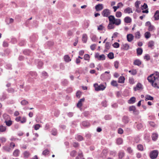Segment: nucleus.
I'll return each mask as SVG.
<instances>
[{
	"instance_id": "nucleus-1",
	"label": "nucleus",
	"mask_w": 159,
	"mask_h": 159,
	"mask_svg": "<svg viewBox=\"0 0 159 159\" xmlns=\"http://www.w3.org/2000/svg\"><path fill=\"white\" fill-rule=\"evenodd\" d=\"M148 81L152 83L153 86L159 89V73H156L151 75L148 77Z\"/></svg>"
},
{
	"instance_id": "nucleus-2",
	"label": "nucleus",
	"mask_w": 159,
	"mask_h": 159,
	"mask_svg": "<svg viewBox=\"0 0 159 159\" xmlns=\"http://www.w3.org/2000/svg\"><path fill=\"white\" fill-rule=\"evenodd\" d=\"M109 20L115 25L118 26L121 24V20L120 19L116 18L114 16L110 15L108 17Z\"/></svg>"
},
{
	"instance_id": "nucleus-3",
	"label": "nucleus",
	"mask_w": 159,
	"mask_h": 159,
	"mask_svg": "<svg viewBox=\"0 0 159 159\" xmlns=\"http://www.w3.org/2000/svg\"><path fill=\"white\" fill-rule=\"evenodd\" d=\"M158 154V152L157 150H153L150 152V157L152 159H155L157 157Z\"/></svg>"
},
{
	"instance_id": "nucleus-4",
	"label": "nucleus",
	"mask_w": 159,
	"mask_h": 159,
	"mask_svg": "<svg viewBox=\"0 0 159 159\" xmlns=\"http://www.w3.org/2000/svg\"><path fill=\"white\" fill-rule=\"evenodd\" d=\"M94 86L95 90L97 91L103 90L106 88V86L103 84H100L98 85L97 84H94Z\"/></svg>"
},
{
	"instance_id": "nucleus-5",
	"label": "nucleus",
	"mask_w": 159,
	"mask_h": 159,
	"mask_svg": "<svg viewBox=\"0 0 159 159\" xmlns=\"http://www.w3.org/2000/svg\"><path fill=\"white\" fill-rule=\"evenodd\" d=\"M111 14V12L109 9H106L103 10L102 12V15L104 17H109Z\"/></svg>"
},
{
	"instance_id": "nucleus-6",
	"label": "nucleus",
	"mask_w": 159,
	"mask_h": 159,
	"mask_svg": "<svg viewBox=\"0 0 159 159\" xmlns=\"http://www.w3.org/2000/svg\"><path fill=\"white\" fill-rule=\"evenodd\" d=\"M143 89V86L141 84L139 83L137 84L136 86L133 88L134 90L135 91L141 90Z\"/></svg>"
},
{
	"instance_id": "nucleus-7",
	"label": "nucleus",
	"mask_w": 159,
	"mask_h": 159,
	"mask_svg": "<svg viewBox=\"0 0 159 159\" xmlns=\"http://www.w3.org/2000/svg\"><path fill=\"white\" fill-rule=\"evenodd\" d=\"M95 57L100 60H104L105 59V55L104 54L99 55L98 53H97L95 54Z\"/></svg>"
},
{
	"instance_id": "nucleus-8",
	"label": "nucleus",
	"mask_w": 159,
	"mask_h": 159,
	"mask_svg": "<svg viewBox=\"0 0 159 159\" xmlns=\"http://www.w3.org/2000/svg\"><path fill=\"white\" fill-rule=\"evenodd\" d=\"M109 23L107 26V28L109 30L115 28V26L114 24L112 23V22L110 21V20H109Z\"/></svg>"
},
{
	"instance_id": "nucleus-9",
	"label": "nucleus",
	"mask_w": 159,
	"mask_h": 159,
	"mask_svg": "<svg viewBox=\"0 0 159 159\" xmlns=\"http://www.w3.org/2000/svg\"><path fill=\"white\" fill-rule=\"evenodd\" d=\"M95 7L96 11H101L103 9V5L101 4H98L95 6Z\"/></svg>"
},
{
	"instance_id": "nucleus-10",
	"label": "nucleus",
	"mask_w": 159,
	"mask_h": 159,
	"mask_svg": "<svg viewBox=\"0 0 159 159\" xmlns=\"http://www.w3.org/2000/svg\"><path fill=\"white\" fill-rule=\"evenodd\" d=\"M124 12L125 13L129 14L133 12L132 9L130 7H128L124 10Z\"/></svg>"
},
{
	"instance_id": "nucleus-11",
	"label": "nucleus",
	"mask_w": 159,
	"mask_h": 159,
	"mask_svg": "<svg viewBox=\"0 0 159 159\" xmlns=\"http://www.w3.org/2000/svg\"><path fill=\"white\" fill-rule=\"evenodd\" d=\"M107 150L104 149L101 154L100 157L104 159L105 158L107 155Z\"/></svg>"
},
{
	"instance_id": "nucleus-12",
	"label": "nucleus",
	"mask_w": 159,
	"mask_h": 159,
	"mask_svg": "<svg viewBox=\"0 0 159 159\" xmlns=\"http://www.w3.org/2000/svg\"><path fill=\"white\" fill-rule=\"evenodd\" d=\"M84 101V98H82L81 99L78 101V103L77 104V106L79 108H80L82 105V102Z\"/></svg>"
},
{
	"instance_id": "nucleus-13",
	"label": "nucleus",
	"mask_w": 159,
	"mask_h": 159,
	"mask_svg": "<svg viewBox=\"0 0 159 159\" xmlns=\"http://www.w3.org/2000/svg\"><path fill=\"white\" fill-rule=\"evenodd\" d=\"M123 5L121 2H119L117 6L113 7V8L114 9V11L116 12L117 10L120 7H123Z\"/></svg>"
},
{
	"instance_id": "nucleus-14",
	"label": "nucleus",
	"mask_w": 159,
	"mask_h": 159,
	"mask_svg": "<svg viewBox=\"0 0 159 159\" xmlns=\"http://www.w3.org/2000/svg\"><path fill=\"white\" fill-rule=\"evenodd\" d=\"M127 38L128 41L130 42L133 40L134 36L132 34H128L127 36Z\"/></svg>"
},
{
	"instance_id": "nucleus-15",
	"label": "nucleus",
	"mask_w": 159,
	"mask_h": 159,
	"mask_svg": "<svg viewBox=\"0 0 159 159\" xmlns=\"http://www.w3.org/2000/svg\"><path fill=\"white\" fill-rule=\"evenodd\" d=\"M136 98L134 97H131L128 101V103L129 104H132L135 102Z\"/></svg>"
},
{
	"instance_id": "nucleus-16",
	"label": "nucleus",
	"mask_w": 159,
	"mask_h": 159,
	"mask_svg": "<svg viewBox=\"0 0 159 159\" xmlns=\"http://www.w3.org/2000/svg\"><path fill=\"white\" fill-rule=\"evenodd\" d=\"M124 20L125 22L127 23H130L132 21L131 19L129 16L125 17Z\"/></svg>"
},
{
	"instance_id": "nucleus-17",
	"label": "nucleus",
	"mask_w": 159,
	"mask_h": 159,
	"mask_svg": "<svg viewBox=\"0 0 159 159\" xmlns=\"http://www.w3.org/2000/svg\"><path fill=\"white\" fill-rule=\"evenodd\" d=\"M129 46L127 43L124 44L123 45L122 49L125 50H127L129 49Z\"/></svg>"
},
{
	"instance_id": "nucleus-18",
	"label": "nucleus",
	"mask_w": 159,
	"mask_h": 159,
	"mask_svg": "<svg viewBox=\"0 0 159 159\" xmlns=\"http://www.w3.org/2000/svg\"><path fill=\"white\" fill-rule=\"evenodd\" d=\"M87 36L86 34H84L82 35V41L83 42L86 43L87 40Z\"/></svg>"
},
{
	"instance_id": "nucleus-19",
	"label": "nucleus",
	"mask_w": 159,
	"mask_h": 159,
	"mask_svg": "<svg viewBox=\"0 0 159 159\" xmlns=\"http://www.w3.org/2000/svg\"><path fill=\"white\" fill-rule=\"evenodd\" d=\"M155 44L154 42L153 41H150L148 43V47L151 48H152L153 47Z\"/></svg>"
},
{
	"instance_id": "nucleus-20",
	"label": "nucleus",
	"mask_w": 159,
	"mask_h": 159,
	"mask_svg": "<svg viewBox=\"0 0 159 159\" xmlns=\"http://www.w3.org/2000/svg\"><path fill=\"white\" fill-rule=\"evenodd\" d=\"M4 122L6 123V125L8 126H10L12 124V121L11 119L8 120H5Z\"/></svg>"
},
{
	"instance_id": "nucleus-21",
	"label": "nucleus",
	"mask_w": 159,
	"mask_h": 159,
	"mask_svg": "<svg viewBox=\"0 0 159 159\" xmlns=\"http://www.w3.org/2000/svg\"><path fill=\"white\" fill-rule=\"evenodd\" d=\"M20 151L18 149H16L13 152V155L16 157H18L20 153Z\"/></svg>"
},
{
	"instance_id": "nucleus-22",
	"label": "nucleus",
	"mask_w": 159,
	"mask_h": 159,
	"mask_svg": "<svg viewBox=\"0 0 159 159\" xmlns=\"http://www.w3.org/2000/svg\"><path fill=\"white\" fill-rule=\"evenodd\" d=\"M64 61L66 62H68L71 61V59H70V57L67 55H65L64 56Z\"/></svg>"
},
{
	"instance_id": "nucleus-23",
	"label": "nucleus",
	"mask_w": 159,
	"mask_h": 159,
	"mask_svg": "<svg viewBox=\"0 0 159 159\" xmlns=\"http://www.w3.org/2000/svg\"><path fill=\"white\" fill-rule=\"evenodd\" d=\"M129 111L132 112L133 113H134L136 111L135 107L134 106H130L129 107Z\"/></svg>"
},
{
	"instance_id": "nucleus-24",
	"label": "nucleus",
	"mask_w": 159,
	"mask_h": 159,
	"mask_svg": "<svg viewBox=\"0 0 159 159\" xmlns=\"http://www.w3.org/2000/svg\"><path fill=\"white\" fill-rule=\"evenodd\" d=\"M125 80V77L124 76H121L119 78L118 82L119 83H123L124 82Z\"/></svg>"
},
{
	"instance_id": "nucleus-25",
	"label": "nucleus",
	"mask_w": 159,
	"mask_h": 159,
	"mask_svg": "<svg viewBox=\"0 0 159 159\" xmlns=\"http://www.w3.org/2000/svg\"><path fill=\"white\" fill-rule=\"evenodd\" d=\"M155 20H157L159 19V11H157L154 16Z\"/></svg>"
},
{
	"instance_id": "nucleus-26",
	"label": "nucleus",
	"mask_w": 159,
	"mask_h": 159,
	"mask_svg": "<svg viewBox=\"0 0 159 159\" xmlns=\"http://www.w3.org/2000/svg\"><path fill=\"white\" fill-rule=\"evenodd\" d=\"M116 142L118 145L121 144L123 143V139L121 138H118L116 139Z\"/></svg>"
},
{
	"instance_id": "nucleus-27",
	"label": "nucleus",
	"mask_w": 159,
	"mask_h": 159,
	"mask_svg": "<svg viewBox=\"0 0 159 159\" xmlns=\"http://www.w3.org/2000/svg\"><path fill=\"white\" fill-rule=\"evenodd\" d=\"M37 75L36 73L34 72H30L29 73V76L32 78L35 77Z\"/></svg>"
},
{
	"instance_id": "nucleus-28",
	"label": "nucleus",
	"mask_w": 159,
	"mask_h": 159,
	"mask_svg": "<svg viewBox=\"0 0 159 159\" xmlns=\"http://www.w3.org/2000/svg\"><path fill=\"white\" fill-rule=\"evenodd\" d=\"M148 123L149 125L152 127H156L157 126L156 124L153 121H149Z\"/></svg>"
},
{
	"instance_id": "nucleus-29",
	"label": "nucleus",
	"mask_w": 159,
	"mask_h": 159,
	"mask_svg": "<svg viewBox=\"0 0 159 159\" xmlns=\"http://www.w3.org/2000/svg\"><path fill=\"white\" fill-rule=\"evenodd\" d=\"M6 130V127L2 125L0 126V132H5Z\"/></svg>"
},
{
	"instance_id": "nucleus-30",
	"label": "nucleus",
	"mask_w": 159,
	"mask_h": 159,
	"mask_svg": "<svg viewBox=\"0 0 159 159\" xmlns=\"http://www.w3.org/2000/svg\"><path fill=\"white\" fill-rule=\"evenodd\" d=\"M158 135L157 134L154 133L153 134L152 136V138L153 140L155 141L158 138Z\"/></svg>"
},
{
	"instance_id": "nucleus-31",
	"label": "nucleus",
	"mask_w": 159,
	"mask_h": 159,
	"mask_svg": "<svg viewBox=\"0 0 159 159\" xmlns=\"http://www.w3.org/2000/svg\"><path fill=\"white\" fill-rule=\"evenodd\" d=\"M145 98L146 101H147L148 100H152L153 99V97L148 95H146Z\"/></svg>"
},
{
	"instance_id": "nucleus-32",
	"label": "nucleus",
	"mask_w": 159,
	"mask_h": 159,
	"mask_svg": "<svg viewBox=\"0 0 159 159\" xmlns=\"http://www.w3.org/2000/svg\"><path fill=\"white\" fill-rule=\"evenodd\" d=\"M134 65L139 66L141 64V61L139 60H136L134 62Z\"/></svg>"
},
{
	"instance_id": "nucleus-33",
	"label": "nucleus",
	"mask_w": 159,
	"mask_h": 159,
	"mask_svg": "<svg viewBox=\"0 0 159 159\" xmlns=\"http://www.w3.org/2000/svg\"><path fill=\"white\" fill-rule=\"evenodd\" d=\"M3 117L5 119V120H8L10 119V116L6 114L3 115Z\"/></svg>"
},
{
	"instance_id": "nucleus-34",
	"label": "nucleus",
	"mask_w": 159,
	"mask_h": 159,
	"mask_svg": "<svg viewBox=\"0 0 159 159\" xmlns=\"http://www.w3.org/2000/svg\"><path fill=\"white\" fill-rule=\"evenodd\" d=\"M137 52L138 55H141L143 52V50L141 48H139L137 49Z\"/></svg>"
},
{
	"instance_id": "nucleus-35",
	"label": "nucleus",
	"mask_w": 159,
	"mask_h": 159,
	"mask_svg": "<svg viewBox=\"0 0 159 159\" xmlns=\"http://www.w3.org/2000/svg\"><path fill=\"white\" fill-rule=\"evenodd\" d=\"M135 37L137 39H139L141 36L140 34L139 31H137L135 34Z\"/></svg>"
},
{
	"instance_id": "nucleus-36",
	"label": "nucleus",
	"mask_w": 159,
	"mask_h": 159,
	"mask_svg": "<svg viewBox=\"0 0 159 159\" xmlns=\"http://www.w3.org/2000/svg\"><path fill=\"white\" fill-rule=\"evenodd\" d=\"M30 155L29 152L26 151L24 153V157L25 158H27Z\"/></svg>"
},
{
	"instance_id": "nucleus-37",
	"label": "nucleus",
	"mask_w": 159,
	"mask_h": 159,
	"mask_svg": "<svg viewBox=\"0 0 159 159\" xmlns=\"http://www.w3.org/2000/svg\"><path fill=\"white\" fill-rule=\"evenodd\" d=\"M123 121L125 123H128L129 121L128 117L126 116H124L123 118Z\"/></svg>"
},
{
	"instance_id": "nucleus-38",
	"label": "nucleus",
	"mask_w": 159,
	"mask_h": 159,
	"mask_svg": "<svg viewBox=\"0 0 159 159\" xmlns=\"http://www.w3.org/2000/svg\"><path fill=\"white\" fill-rule=\"evenodd\" d=\"M116 16L117 18H120L122 16V13L120 11H118L116 13Z\"/></svg>"
},
{
	"instance_id": "nucleus-39",
	"label": "nucleus",
	"mask_w": 159,
	"mask_h": 159,
	"mask_svg": "<svg viewBox=\"0 0 159 159\" xmlns=\"http://www.w3.org/2000/svg\"><path fill=\"white\" fill-rule=\"evenodd\" d=\"M125 153L124 152L120 151L119 153V157L120 158H122L124 156Z\"/></svg>"
},
{
	"instance_id": "nucleus-40",
	"label": "nucleus",
	"mask_w": 159,
	"mask_h": 159,
	"mask_svg": "<svg viewBox=\"0 0 159 159\" xmlns=\"http://www.w3.org/2000/svg\"><path fill=\"white\" fill-rule=\"evenodd\" d=\"M111 85L113 86L117 87L118 85L116 81L115 80H112L111 81Z\"/></svg>"
},
{
	"instance_id": "nucleus-41",
	"label": "nucleus",
	"mask_w": 159,
	"mask_h": 159,
	"mask_svg": "<svg viewBox=\"0 0 159 159\" xmlns=\"http://www.w3.org/2000/svg\"><path fill=\"white\" fill-rule=\"evenodd\" d=\"M137 148L138 150L142 151L143 150V145L141 144H138L137 146Z\"/></svg>"
},
{
	"instance_id": "nucleus-42",
	"label": "nucleus",
	"mask_w": 159,
	"mask_h": 159,
	"mask_svg": "<svg viewBox=\"0 0 159 159\" xmlns=\"http://www.w3.org/2000/svg\"><path fill=\"white\" fill-rule=\"evenodd\" d=\"M145 36L146 38L148 39L151 36L150 33L149 32H147L145 34Z\"/></svg>"
},
{
	"instance_id": "nucleus-43",
	"label": "nucleus",
	"mask_w": 159,
	"mask_h": 159,
	"mask_svg": "<svg viewBox=\"0 0 159 159\" xmlns=\"http://www.w3.org/2000/svg\"><path fill=\"white\" fill-rule=\"evenodd\" d=\"M155 29L154 26L152 25L149 26L148 28V30L150 31H152L154 30Z\"/></svg>"
},
{
	"instance_id": "nucleus-44",
	"label": "nucleus",
	"mask_w": 159,
	"mask_h": 159,
	"mask_svg": "<svg viewBox=\"0 0 159 159\" xmlns=\"http://www.w3.org/2000/svg\"><path fill=\"white\" fill-rule=\"evenodd\" d=\"M129 72L133 75H135L137 72L136 70H130L129 71Z\"/></svg>"
},
{
	"instance_id": "nucleus-45",
	"label": "nucleus",
	"mask_w": 159,
	"mask_h": 159,
	"mask_svg": "<svg viewBox=\"0 0 159 159\" xmlns=\"http://www.w3.org/2000/svg\"><path fill=\"white\" fill-rule=\"evenodd\" d=\"M108 57L110 59H112L114 58V54L112 52H110L108 55Z\"/></svg>"
},
{
	"instance_id": "nucleus-46",
	"label": "nucleus",
	"mask_w": 159,
	"mask_h": 159,
	"mask_svg": "<svg viewBox=\"0 0 159 159\" xmlns=\"http://www.w3.org/2000/svg\"><path fill=\"white\" fill-rule=\"evenodd\" d=\"M104 27L103 25L101 24L98 27V30H102L104 29Z\"/></svg>"
},
{
	"instance_id": "nucleus-47",
	"label": "nucleus",
	"mask_w": 159,
	"mask_h": 159,
	"mask_svg": "<svg viewBox=\"0 0 159 159\" xmlns=\"http://www.w3.org/2000/svg\"><path fill=\"white\" fill-rule=\"evenodd\" d=\"M30 53V51L29 50H25L24 51H23V53L27 55H29Z\"/></svg>"
},
{
	"instance_id": "nucleus-48",
	"label": "nucleus",
	"mask_w": 159,
	"mask_h": 159,
	"mask_svg": "<svg viewBox=\"0 0 159 159\" xmlns=\"http://www.w3.org/2000/svg\"><path fill=\"white\" fill-rule=\"evenodd\" d=\"M13 19L11 18L8 19L6 20V21L7 22V23L8 24L13 23Z\"/></svg>"
},
{
	"instance_id": "nucleus-49",
	"label": "nucleus",
	"mask_w": 159,
	"mask_h": 159,
	"mask_svg": "<svg viewBox=\"0 0 159 159\" xmlns=\"http://www.w3.org/2000/svg\"><path fill=\"white\" fill-rule=\"evenodd\" d=\"M21 104L23 105H25L28 104V102L25 100H23L20 102Z\"/></svg>"
},
{
	"instance_id": "nucleus-50",
	"label": "nucleus",
	"mask_w": 159,
	"mask_h": 159,
	"mask_svg": "<svg viewBox=\"0 0 159 159\" xmlns=\"http://www.w3.org/2000/svg\"><path fill=\"white\" fill-rule=\"evenodd\" d=\"M49 152V151L47 149L43 151L42 153V154L43 155H48Z\"/></svg>"
},
{
	"instance_id": "nucleus-51",
	"label": "nucleus",
	"mask_w": 159,
	"mask_h": 159,
	"mask_svg": "<svg viewBox=\"0 0 159 159\" xmlns=\"http://www.w3.org/2000/svg\"><path fill=\"white\" fill-rule=\"evenodd\" d=\"M76 139L78 141H80L83 139V138L81 136L78 135L76 137Z\"/></svg>"
},
{
	"instance_id": "nucleus-52",
	"label": "nucleus",
	"mask_w": 159,
	"mask_h": 159,
	"mask_svg": "<svg viewBox=\"0 0 159 159\" xmlns=\"http://www.w3.org/2000/svg\"><path fill=\"white\" fill-rule=\"evenodd\" d=\"M7 92L9 93H13L15 90L14 89L12 88H10L7 89Z\"/></svg>"
},
{
	"instance_id": "nucleus-53",
	"label": "nucleus",
	"mask_w": 159,
	"mask_h": 159,
	"mask_svg": "<svg viewBox=\"0 0 159 159\" xmlns=\"http://www.w3.org/2000/svg\"><path fill=\"white\" fill-rule=\"evenodd\" d=\"M148 7L147 4L144 3L143 5H142L141 7V9L142 10H143L145 9H146Z\"/></svg>"
},
{
	"instance_id": "nucleus-54",
	"label": "nucleus",
	"mask_w": 159,
	"mask_h": 159,
	"mask_svg": "<svg viewBox=\"0 0 159 159\" xmlns=\"http://www.w3.org/2000/svg\"><path fill=\"white\" fill-rule=\"evenodd\" d=\"M140 4V2L139 1H137L135 3V6L136 8L139 7V5Z\"/></svg>"
},
{
	"instance_id": "nucleus-55",
	"label": "nucleus",
	"mask_w": 159,
	"mask_h": 159,
	"mask_svg": "<svg viewBox=\"0 0 159 159\" xmlns=\"http://www.w3.org/2000/svg\"><path fill=\"white\" fill-rule=\"evenodd\" d=\"M144 58L146 61H149L150 60V56L148 54H146L144 56Z\"/></svg>"
},
{
	"instance_id": "nucleus-56",
	"label": "nucleus",
	"mask_w": 159,
	"mask_h": 159,
	"mask_svg": "<svg viewBox=\"0 0 159 159\" xmlns=\"http://www.w3.org/2000/svg\"><path fill=\"white\" fill-rule=\"evenodd\" d=\"M82 125L84 126L87 127L89 125V122L86 121H84L82 123Z\"/></svg>"
},
{
	"instance_id": "nucleus-57",
	"label": "nucleus",
	"mask_w": 159,
	"mask_h": 159,
	"mask_svg": "<svg viewBox=\"0 0 159 159\" xmlns=\"http://www.w3.org/2000/svg\"><path fill=\"white\" fill-rule=\"evenodd\" d=\"M110 46L111 44L110 43L108 42H107L105 44V48L107 49H108L110 48Z\"/></svg>"
},
{
	"instance_id": "nucleus-58",
	"label": "nucleus",
	"mask_w": 159,
	"mask_h": 159,
	"mask_svg": "<svg viewBox=\"0 0 159 159\" xmlns=\"http://www.w3.org/2000/svg\"><path fill=\"white\" fill-rule=\"evenodd\" d=\"M119 44L117 42L113 44V46L115 48H117L119 47Z\"/></svg>"
},
{
	"instance_id": "nucleus-59",
	"label": "nucleus",
	"mask_w": 159,
	"mask_h": 159,
	"mask_svg": "<svg viewBox=\"0 0 159 159\" xmlns=\"http://www.w3.org/2000/svg\"><path fill=\"white\" fill-rule=\"evenodd\" d=\"M89 55L88 54H86L84 55V59L85 60H89Z\"/></svg>"
},
{
	"instance_id": "nucleus-60",
	"label": "nucleus",
	"mask_w": 159,
	"mask_h": 159,
	"mask_svg": "<svg viewBox=\"0 0 159 159\" xmlns=\"http://www.w3.org/2000/svg\"><path fill=\"white\" fill-rule=\"evenodd\" d=\"M74 13L77 14H79L80 13V11L79 9L75 8L74 10Z\"/></svg>"
},
{
	"instance_id": "nucleus-61",
	"label": "nucleus",
	"mask_w": 159,
	"mask_h": 159,
	"mask_svg": "<svg viewBox=\"0 0 159 159\" xmlns=\"http://www.w3.org/2000/svg\"><path fill=\"white\" fill-rule=\"evenodd\" d=\"M127 151L129 153L131 154L133 152V151L131 148L129 147L127 149Z\"/></svg>"
},
{
	"instance_id": "nucleus-62",
	"label": "nucleus",
	"mask_w": 159,
	"mask_h": 159,
	"mask_svg": "<svg viewBox=\"0 0 159 159\" xmlns=\"http://www.w3.org/2000/svg\"><path fill=\"white\" fill-rule=\"evenodd\" d=\"M76 152L75 150L72 151L70 153V155L73 157H74L76 155Z\"/></svg>"
},
{
	"instance_id": "nucleus-63",
	"label": "nucleus",
	"mask_w": 159,
	"mask_h": 159,
	"mask_svg": "<svg viewBox=\"0 0 159 159\" xmlns=\"http://www.w3.org/2000/svg\"><path fill=\"white\" fill-rule=\"evenodd\" d=\"M40 128L39 124H36L34 125V129L35 130H38Z\"/></svg>"
},
{
	"instance_id": "nucleus-64",
	"label": "nucleus",
	"mask_w": 159,
	"mask_h": 159,
	"mask_svg": "<svg viewBox=\"0 0 159 159\" xmlns=\"http://www.w3.org/2000/svg\"><path fill=\"white\" fill-rule=\"evenodd\" d=\"M26 121V118L25 117H23L20 120V122L22 123H25Z\"/></svg>"
}]
</instances>
